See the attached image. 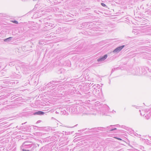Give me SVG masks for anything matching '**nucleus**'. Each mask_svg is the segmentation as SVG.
Returning <instances> with one entry per match:
<instances>
[{
  "label": "nucleus",
  "instance_id": "nucleus-34",
  "mask_svg": "<svg viewBox=\"0 0 151 151\" xmlns=\"http://www.w3.org/2000/svg\"><path fill=\"white\" fill-rule=\"evenodd\" d=\"M150 139L151 140V137H149Z\"/></svg>",
  "mask_w": 151,
  "mask_h": 151
},
{
  "label": "nucleus",
  "instance_id": "nucleus-3",
  "mask_svg": "<svg viewBox=\"0 0 151 151\" xmlns=\"http://www.w3.org/2000/svg\"><path fill=\"white\" fill-rule=\"evenodd\" d=\"M100 111L102 113V115H104L106 112L109 111V107L106 104H101L99 106Z\"/></svg>",
  "mask_w": 151,
  "mask_h": 151
},
{
  "label": "nucleus",
  "instance_id": "nucleus-33",
  "mask_svg": "<svg viewBox=\"0 0 151 151\" xmlns=\"http://www.w3.org/2000/svg\"><path fill=\"white\" fill-rule=\"evenodd\" d=\"M113 112H114V113H116L115 111H114L113 110Z\"/></svg>",
  "mask_w": 151,
  "mask_h": 151
},
{
  "label": "nucleus",
  "instance_id": "nucleus-30",
  "mask_svg": "<svg viewBox=\"0 0 151 151\" xmlns=\"http://www.w3.org/2000/svg\"><path fill=\"white\" fill-rule=\"evenodd\" d=\"M20 98H17V101H18L19 100H20Z\"/></svg>",
  "mask_w": 151,
  "mask_h": 151
},
{
  "label": "nucleus",
  "instance_id": "nucleus-23",
  "mask_svg": "<svg viewBox=\"0 0 151 151\" xmlns=\"http://www.w3.org/2000/svg\"><path fill=\"white\" fill-rule=\"evenodd\" d=\"M147 70H148L149 72L151 73V68H149L148 67H146Z\"/></svg>",
  "mask_w": 151,
  "mask_h": 151
},
{
  "label": "nucleus",
  "instance_id": "nucleus-16",
  "mask_svg": "<svg viewBox=\"0 0 151 151\" xmlns=\"http://www.w3.org/2000/svg\"><path fill=\"white\" fill-rule=\"evenodd\" d=\"M28 45L26 46H25V47L23 46L22 47V49H23L24 50V51H27L29 50V49H27V48H28Z\"/></svg>",
  "mask_w": 151,
  "mask_h": 151
},
{
  "label": "nucleus",
  "instance_id": "nucleus-26",
  "mask_svg": "<svg viewBox=\"0 0 151 151\" xmlns=\"http://www.w3.org/2000/svg\"><path fill=\"white\" fill-rule=\"evenodd\" d=\"M147 6H150V7H151V3L150 4L148 3L147 4Z\"/></svg>",
  "mask_w": 151,
  "mask_h": 151
},
{
  "label": "nucleus",
  "instance_id": "nucleus-17",
  "mask_svg": "<svg viewBox=\"0 0 151 151\" xmlns=\"http://www.w3.org/2000/svg\"><path fill=\"white\" fill-rule=\"evenodd\" d=\"M100 86L99 84L94 85L93 86V87H94V88H95L96 87L97 88H98L99 89L100 88Z\"/></svg>",
  "mask_w": 151,
  "mask_h": 151
},
{
  "label": "nucleus",
  "instance_id": "nucleus-11",
  "mask_svg": "<svg viewBox=\"0 0 151 151\" xmlns=\"http://www.w3.org/2000/svg\"><path fill=\"white\" fill-rule=\"evenodd\" d=\"M104 129V128H103V127H98L97 128H91V129H90L89 128H88V130H103V129Z\"/></svg>",
  "mask_w": 151,
  "mask_h": 151
},
{
  "label": "nucleus",
  "instance_id": "nucleus-21",
  "mask_svg": "<svg viewBox=\"0 0 151 151\" xmlns=\"http://www.w3.org/2000/svg\"><path fill=\"white\" fill-rule=\"evenodd\" d=\"M14 65V62H10L9 63V65L12 66V65Z\"/></svg>",
  "mask_w": 151,
  "mask_h": 151
},
{
  "label": "nucleus",
  "instance_id": "nucleus-15",
  "mask_svg": "<svg viewBox=\"0 0 151 151\" xmlns=\"http://www.w3.org/2000/svg\"><path fill=\"white\" fill-rule=\"evenodd\" d=\"M12 38V37H9L6 39H5L4 40V41L5 42H9L11 40Z\"/></svg>",
  "mask_w": 151,
  "mask_h": 151
},
{
  "label": "nucleus",
  "instance_id": "nucleus-14",
  "mask_svg": "<svg viewBox=\"0 0 151 151\" xmlns=\"http://www.w3.org/2000/svg\"><path fill=\"white\" fill-rule=\"evenodd\" d=\"M112 126L111 125L109 127H107V128H108V129H109V131H113L115 130H116V128H114V129H111V127Z\"/></svg>",
  "mask_w": 151,
  "mask_h": 151
},
{
  "label": "nucleus",
  "instance_id": "nucleus-35",
  "mask_svg": "<svg viewBox=\"0 0 151 151\" xmlns=\"http://www.w3.org/2000/svg\"><path fill=\"white\" fill-rule=\"evenodd\" d=\"M34 127V128L35 129V127Z\"/></svg>",
  "mask_w": 151,
  "mask_h": 151
},
{
  "label": "nucleus",
  "instance_id": "nucleus-27",
  "mask_svg": "<svg viewBox=\"0 0 151 151\" xmlns=\"http://www.w3.org/2000/svg\"><path fill=\"white\" fill-rule=\"evenodd\" d=\"M41 122V120H38L37 122H36V123L37 124L39 123H40Z\"/></svg>",
  "mask_w": 151,
  "mask_h": 151
},
{
  "label": "nucleus",
  "instance_id": "nucleus-28",
  "mask_svg": "<svg viewBox=\"0 0 151 151\" xmlns=\"http://www.w3.org/2000/svg\"><path fill=\"white\" fill-rule=\"evenodd\" d=\"M117 138L119 140H122V139H121V138Z\"/></svg>",
  "mask_w": 151,
  "mask_h": 151
},
{
  "label": "nucleus",
  "instance_id": "nucleus-10",
  "mask_svg": "<svg viewBox=\"0 0 151 151\" xmlns=\"http://www.w3.org/2000/svg\"><path fill=\"white\" fill-rule=\"evenodd\" d=\"M45 26L47 27H54V25L50 23H49L48 22H46L45 23Z\"/></svg>",
  "mask_w": 151,
  "mask_h": 151
},
{
  "label": "nucleus",
  "instance_id": "nucleus-24",
  "mask_svg": "<svg viewBox=\"0 0 151 151\" xmlns=\"http://www.w3.org/2000/svg\"><path fill=\"white\" fill-rule=\"evenodd\" d=\"M12 22L13 23L16 24H18V22L16 20H14V21H12Z\"/></svg>",
  "mask_w": 151,
  "mask_h": 151
},
{
  "label": "nucleus",
  "instance_id": "nucleus-29",
  "mask_svg": "<svg viewBox=\"0 0 151 151\" xmlns=\"http://www.w3.org/2000/svg\"><path fill=\"white\" fill-rule=\"evenodd\" d=\"M122 128H124V127H125V126H123V125L122 126Z\"/></svg>",
  "mask_w": 151,
  "mask_h": 151
},
{
  "label": "nucleus",
  "instance_id": "nucleus-2",
  "mask_svg": "<svg viewBox=\"0 0 151 151\" xmlns=\"http://www.w3.org/2000/svg\"><path fill=\"white\" fill-rule=\"evenodd\" d=\"M75 110H76V114H82L83 115H89L90 114L94 115L95 114L93 112V110L88 111L87 109L82 106L77 107L75 108Z\"/></svg>",
  "mask_w": 151,
  "mask_h": 151
},
{
  "label": "nucleus",
  "instance_id": "nucleus-36",
  "mask_svg": "<svg viewBox=\"0 0 151 151\" xmlns=\"http://www.w3.org/2000/svg\"><path fill=\"white\" fill-rule=\"evenodd\" d=\"M85 23H83V24H85Z\"/></svg>",
  "mask_w": 151,
  "mask_h": 151
},
{
  "label": "nucleus",
  "instance_id": "nucleus-6",
  "mask_svg": "<svg viewBox=\"0 0 151 151\" xmlns=\"http://www.w3.org/2000/svg\"><path fill=\"white\" fill-rule=\"evenodd\" d=\"M145 117L147 119H148L150 117H151V109L149 110L148 111H147Z\"/></svg>",
  "mask_w": 151,
  "mask_h": 151
},
{
  "label": "nucleus",
  "instance_id": "nucleus-4",
  "mask_svg": "<svg viewBox=\"0 0 151 151\" xmlns=\"http://www.w3.org/2000/svg\"><path fill=\"white\" fill-rule=\"evenodd\" d=\"M140 68L138 67L135 68L133 69L132 71V73L134 75H141V73L140 71Z\"/></svg>",
  "mask_w": 151,
  "mask_h": 151
},
{
  "label": "nucleus",
  "instance_id": "nucleus-25",
  "mask_svg": "<svg viewBox=\"0 0 151 151\" xmlns=\"http://www.w3.org/2000/svg\"><path fill=\"white\" fill-rule=\"evenodd\" d=\"M54 81H52V82H49L48 84V85H50L51 84V83L52 84H53V82Z\"/></svg>",
  "mask_w": 151,
  "mask_h": 151
},
{
  "label": "nucleus",
  "instance_id": "nucleus-12",
  "mask_svg": "<svg viewBox=\"0 0 151 151\" xmlns=\"http://www.w3.org/2000/svg\"><path fill=\"white\" fill-rule=\"evenodd\" d=\"M139 111L140 112V114L142 116H144L145 115V114H146V113L147 112L145 110H139Z\"/></svg>",
  "mask_w": 151,
  "mask_h": 151
},
{
  "label": "nucleus",
  "instance_id": "nucleus-13",
  "mask_svg": "<svg viewBox=\"0 0 151 151\" xmlns=\"http://www.w3.org/2000/svg\"><path fill=\"white\" fill-rule=\"evenodd\" d=\"M140 69H141V72H142L141 73V75L142 74H145V71L146 69V68H140Z\"/></svg>",
  "mask_w": 151,
  "mask_h": 151
},
{
  "label": "nucleus",
  "instance_id": "nucleus-9",
  "mask_svg": "<svg viewBox=\"0 0 151 151\" xmlns=\"http://www.w3.org/2000/svg\"><path fill=\"white\" fill-rule=\"evenodd\" d=\"M45 114L44 112L41 111H39L35 112L34 113L35 115H43Z\"/></svg>",
  "mask_w": 151,
  "mask_h": 151
},
{
  "label": "nucleus",
  "instance_id": "nucleus-18",
  "mask_svg": "<svg viewBox=\"0 0 151 151\" xmlns=\"http://www.w3.org/2000/svg\"><path fill=\"white\" fill-rule=\"evenodd\" d=\"M119 69H120V68L119 67H117L116 68H113L112 69V70H111V73H112V72H113L116 70H119Z\"/></svg>",
  "mask_w": 151,
  "mask_h": 151
},
{
  "label": "nucleus",
  "instance_id": "nucleus-1",
  "mask_svg": "<svg viewBox=\"0 0 151 151\" xmlns=\"http://www.w3.org/2000/svg\"><path fill=\"white\" fill-rule=\"evenodd\" d=\"M36 147V145L32 142L26 141L23 143L21 147L23 151H32Z\"/></svg>",
  "mask_w": 151,
  "mask_h": 151
},
{
  "label": "nucleus",
  "instance_id": "nucleus-31",
  "mask_svg": "<svg viewBox=\"0 0 151 151\" xmlns=\"http://www.w3.org/2000/svg\"><path fill=\"white\" fill-rule=\"evenodd\" d=\"M27 122H25V123H22V125H23V124H25L26 123H27Z\"/></svg>",
  "mask_w": 151,
  "mask_h": 151
},
{
  "label": "nucleus",
  "instance_id": "nucleus-20",
  "mask_svg": "<svg viewBox=\"0 0 151 151\" xmlns=\"http://www.w3.org/2000/svg\"><path fill=\"white\" fill-rule=\"evenodd\" d=\"M101 5L103 7H105L106 8H107V6H106L105 4L103 3H101Z\"/></svg>",
  "mask_w": 151,
  "mask_h": 151
},
{
  "label": "nucleus",
  "instance_id": "nucleus-7",
  "mask_svg": "<svg viewBox=\"0 0 151 151\" xmlns=\"http://www.w3.org/2000/svg\"><path fill=\"white\" fill-rule=\"evenodd\" d=\"M107 55H105L97 59V61L99 62L103 61L105 60L107 58Z\"/></svg>",
  "mask_w": 151,
  "mask_h": 151
},
{
  "label": "nucleus",
  "instance_id": "nucleus-37",
  "mask_svg": "<svg viewBox=\"0 0 151 151\" xmlns=\"http://www.w3.org/2000/svg\"><path fill=\"white\" fill-rule=\"evenodd\" d=\"M16 128H18V126H17Z\"/></svg>",
  "mask_w": 151,
  "mask_h": 151
},
{
  "label": "nucleus",
  "instance_id": "nucleus-5",
  "mask_svg": "<svg viewBox=\"0 0 151 151\" xmlns=\"http://www.w3.org/2000/svg\"><path fill=\"white\" fill-rule=\"evenodd\" d=\"M124 46L125 45H123L118 47L113 51V52L114 53H118L124 47Z\"/></svg>",
  "mask_w": 151,
  "mask_h": 151
},
{
  "label": "nucleus",
  "instance_id": "nucleus-19",
  "mask_svg": "<svg viewBox=\"0 0 151 151\" xmlns=\"http://www.w3.org/2000/svg\"><path fill=\"white\" fill-rule=\"evenodd\" d=\"M75 108L73 107V109H72V112L73 114H76V111H77L76 110H75Z\"/></svg>",
  "mask_w": 151,
  "mask_h": 151
},
{
  "label": "nucleus",
  "instance_id": "nucleus-22",
  "mask_svg": "<svg viewBox=\"0 0 151 151\" xmlns=\"http://www.w3.org/2000/svg\"><path fill=\"white\" fill-rule=\"evenodd\" d=\"M26 128H24L22 126H21L20 128L19 129H20L21 130H24L23 129H25Z\"/></svg>",
  "mask_w": 151,
  "mask_h": 151
},
{
  "label": "nucleus",
  "instance_id": "nucleus-32",
  "mask_svg": "<svg viewBox=\"0 0 151 151\" xmlns=\"http://www.w3.org/2000/svg\"><path fill=\"white\" fill-rule=\"evenodd\" d=\"M33 127H37V126H34V125H33Z\"/></svg>",
  "mask_w": 151,
  "mask_h": 151
},
{
  "label": "nucleus",
  "instance_id": "nucleus-8",
  "mask_svg": "<svg viewBox=\"0 0 151 151\" xmlns=\"http://www.w3.org/2000/svg\"><path fill=\"white\" fill-rule=\"evenodd\" d=\"M75 88L73 87L71 89H70L68 91V95H72L73 94L76 92Z\"/></svg>",
  "mask_w": 151,
  "mask_h": 151
}]
</instances>
